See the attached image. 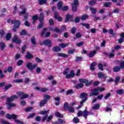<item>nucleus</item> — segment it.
Segmentation results:
<instances>
[{
	"mask_svg": "<svg viewBox=\"0 0 124 124\" xmlns=\"http://www.w3.org/2000/svg\"><path fill=\"white\" fill-rule=\"evenodd\" d=\"M63 74L66 75V79H70V78H73L75 76V72L73 70L70 71L69 68H66L63 71Z\"/></svg>",
	"mask_w": 124,
	"mask_h": 124,
	"instance_id": "1",
	"label": "nucleus"
},
{
	"mask_svg": "<svg viewBox=\"0 0 124 124\" xmlns=\"http://www.w3.org/2000/svg\"><path fill=\"white\" fill-rule=\"evenodd\" d=\"M17 98H18L17 95H15L7 99V105L8 109H10L12 108V107H15V106H16L15 104L11 103L10 102H11V101H13L14 99H17Z\"/></svg>",
	"mask_w": 124,
	"mask_h": 124,
	"instance_id": "2",
	"label": "nucleus"
},
{
	"mask_svg": "<svg viewBox=\"0 0 124 124\" xmlns=\"http://www.w3.org/2000/svg\"><path fill=\"white\" fill-rule=\"evenodd\" d=\"M6 118L7 119H8V120H11L12 119H13V120H14L15 123H16V124H24V123H23V122L20 121V120L17 119V118H18V116L16 114H10L7 113V114H6Z\"/></svg>",
	"mask_w": 124,
	"mask_h": 124,
	"instance_id": "3",
	"label": "nucleus"
},
{
	"mask_svg": "<svg viewBox=\"0 0 124 124\" xmlns=\"http://www.w3.org/2000/svg\"><path fill=\"white\" fill-rule=\"evenodd\" d=\"M10 22L12 23V24H14V31H15L16 29H18L19 27H20L21 25V22L19 20H12L8 19L7 22L10 23Z\"/></svg>",
	"mask_w": 124,
	"mask_h": 124,
	"instance_id": "4",
	"label": "nucleus"
},
{
	"mask_svg": "<svg viewBox=\"0 0 124 124\" xmlns=\"http://www.w3.org/2000/svg\"><path fill=\"white\" fill-rule=\"evenodd\" d=\"M48 112H49V110H45V111H41L39 112V114L41 115H45L42 119V122H45L46 120H47V118H48Z\"/></svg>",
	"mask_w": 124,
	"mask_h": 124,
	"instance_id": "5",
	"label": "nucleus"
},
{
	"mask_svg": "<svg viewBox=\"0 0 124 124\" xmlns=\"http://www.w3.org/2000/svg\"><path fill=\"white\" fill-rule=\"evenodd\" d=\"M79 3L78 2V0H74L73 2L72 3V8L73 11L74 12L77 11V6H78Z\"/></svg>",
	"mask_w": 124,
	"mask_h": 124,
	"instance_id": "6",
	"label": "nucleus"
},
{
	"mask_svg": "<svg viewBox=\"0 0 124 124\" xmlns=\"http://www.w3.org/2000/svg\"><path fill=\"white\" fill-rule=\"evenodd\" d=\"M44 97L46 99L42 101L40 103V107H42L43 106H44L45 104H46V103H47V99H50V98H51V97L49 95H45L44 96Z\"/></svg>",
	"mask_w": 124,
	"mask_h": 124,
	"instance_id": "7",
	"label": "nucleus"
},
{
	"mask_svg": "<svg viewBox=\"0 0 124 124\" xmlns=\"http://www.w3.org/2000/svg\"><path fill=\"white\" fill-rule=\"evenodd\" d=\"M37 67V64H32L30 62H27V67L29 69V70H32Z\"/></svg>",
	"mask_w": 124,
	"mask_h": 124,
	"instance_id": "8",
	"label": "nucleus"
},
{
	"mask_svg": "<svg viewBox=\"0 0 124 124\" xmlns=\"http://www.w3.org/2000/svg\"><path fill=\"white\" fill-rule=\"evenodd\" d=\"M44 19V14L43 13H41L40 14V16L39 18L40 24L38 26L39 29H41L43 27V23H42V21Z\"/></svg>",
	"mask_w": 124,
	"mask_h": 124,
	"instance_id": "9",
	"label": "nucleus"
},
{
	"mask_svg": "<svg viewBox=\"0 0 124 124\" xmlns=\"http://www.w3.org/2000/svg\"><path fill=\"white\" fill-rule=\"evenodd\" d=\"M78 81L80 83H82V84H85L86 86H89V85H91V84H92V81H89L88 79L84 78H80Z\"/></svg>",
	"mask_w": 124,
	"mask_h": 124,
	"instance_id": "10",
	"label": "nucleus"
},
{
	"mask_svg": "<svg viewBox=\"0 0 124 124\" xmlns=\"http://www.w3.org/2000/svg\"><path fill=\"white\" fill-rule=\"evenodd\" d=\"M87 96H88V95L86 93H82L81 94L80 97V98H82V99H83L80 102V104H81V105H83V103H84V102L87 100Z\"/></svg>",
	"mask_w": 124,
	"mask_h": 124,
	"instance_id": "11",
	"label": "nucleus"
},
{
	"mask_svg": "<svg viewBox=\"0 0 124 124\" xmlns=\"http://www.w3.org/2000/svg\"><path fill=\"white\" fill-rule=\"evenodd\" d=\"M98 94H99V93H98V91H97V88H95L93 89H92L91 90V92L90 93V96H93V95H98Z\"/></svg>",
	"mask_w": 124,
	"mask_h": 124,
	"instance_id": "12",
	"label": "nucleus"
},
{
	"mask_svg": "<svg viewBox=\"0 0 124 124\" xmlns=\"http://www.w3.org/2000/svg\"><path fill=\"white\" fill-rule=\"evenodd\" d=\"M17 94L19 96H21L20 99H25V98H28V97H29V94H24L23 92L17 93Z\"/></svg>",
	"mask_w": 124,
	"mask_h": 124,
	"instance_id": "13",
	"label": "nucleus"
},
{
	"mask_svg": "<svg viewBox=\"0 0 124 124\" xmlns=\"http://www.w3.org/2000/svg\"><path fill=\"white\" fill-rule=\"evenodd\" d=\"M12 40L13 42H15L16 43H17V44L21 43V40H19V39H18V36L16 35L13 38Z\"/></svg>",
	"mask_w": 124,
	"mask_h": 124,
	"instance_id": "14",
	"label": "nucleus"
},
{
	"mask_svg": "<svg viewBox=\"0 0 124 124\" xmlns=\"http://www.w3.org/2000/svg\"><path fill=\"white\" fill-rule=\"evenodd\" d=\"M54 18L57 19V21H59V22H62V18L61 16H59L57 13H54Z\"/></svg>",
	"mask_w": 124,
	"mask_h": 124,
	"instance_id": "15",
	"label": "nucleus"
},
{
	"mask_svg": "<svg viewBox=\"0 0 124 124\" xmlns=\"http://www.w3.org/2000/svg\"><path fill=\"white\" fill-rule=\"evenodd\" d=\"M97 63L95 62H93L90 65V70L93 71L95 69V66H96Z\"/></svg>",
	"mask_w": 124,
	"mask_h": 124,
	"instance_id": "16",
	"label": "nucleus"
},
{
	"mask_svg": "<svg viewBox=\"0 0 124 124\" xmlns=\"http://www.w3.org/2000/svg\"><path fill=\"white\" fill-rule=\"evenodd\" d=\"M43 43L45 44V45H46V46H49V47H51V41L50 40H46L43 42Z\"/></svg>",
	"mask_w": 124,
	"mask_h": 124,
	"instance_id": "17",
	"label": "nucleus"
},
{
	"mask_svg": "<svg viewBox=\"0 0 124 124\" xmlns=\"http://www.w3.org/2000/svg\"><path fill=\"white\" fill-rule=\"evenodd\" d=\"M98 76L99 78H103V77L104 80H106V78H107L108 77L107 76H105V75L104 74H103V73H98Z\"/></svg>",
	"mask_w": 124,
	"mask_h": 124,
	"instance_id": "18",
	"label": "nucleus"
},
{
	"mask_svg": "<svg viewBox=\"0 0 124 124\" xmlns=\"http://www.w3.org/2000/svg\"><path fill=\"white\" fill-rule=\"evenodd\" d=\"M57 7L58 10H62V2L60 1L57 4Z\"/></svg>",
	"mask_w": 124,
	"mask_h": 124,
	"instance_id": "19",
	"label": "nucleus"
},
{
	"mask_svg": "<svg viewBox=\"0 0 124 124\" xmlns=\"http://www.w3.org/2000/svg\"><path fill=\"white\" fill-rule=\"evenodd\" d=\"M49 30L52 31H55L56 32H61V30L59 29V28L57 27L55 29L53 28V27H50Z\"/></svg>",
	"mask_w": 124,
	"mask_h": 124,
	"instance_id": "20",
	"label": "nucleus"
},
{
	"mask_svg": "<svg viewBox=\"0 0 124 124\" xmlns=\"http://www.w3.org/2000/svg\"><path fill=\"white\" fill-rule=\"evenodd\" d=\"M68 21H73V19H72V16H70V15H66L65 22H68Z\"/></svg>",
	"mask_w": 124,
	"mask_h": 124,
	"instance_id": "21",
	"label": "nucleus"
},
{
	"mask_svg": "<svg viewBox=\"0 0 124 124\" xmlns=\"http://www.w3.org/2000/svg\"><path fill=\"white\" fill-rule=\"evenodd\" d=\"M21 8L22 10V11L19 12V15H24V14H26V8L24 7V6H21Z\"/></svg>",
	"mask_w": 124,
	"mask_h": 124,
	"instance_id": "22",
	"label": "nucleus"
},
{
	"mask_svg": "<svg viewBox=\"0 0 124 124\" xmlns=\"http://www.w3.org/2000/svg\"><path fill=\"white\" fill-rule=\"evenodd\" d=\"M58 57H62V58H68V55L64 53H59L58 54Z\"/></svg>",
	"mask_w": 124,
	"mask_h": 124,
	"instance_id": "23",
	"label": "nucleus"
},
{
	"mask_svg": "<svg viewBox=\"0 0 124 124\" xmlns=\"http://www.w3.org/2000/svg\"><path fill=\"white\" fill-rule=\"evenodd\" d=\"M36 90H37V91H40V92H42L43 93H45V92H47V91H48V89L46 88H42L40 89L38 87H36Z\"/></svg>",
	"mask_w": 124,
	"mask_h": 124,
	"instance_id": "24",
	"label": "nucleus"
},
{
	"mask_svg": "<svg viewBox=\"0 0 124 124\" xmlns=\"http://www.w3.org/2000/svg\"><path fill=\"white\" fill-rule=\"evenodd\" d=\"M53 51L54 52H60V51H62V49L59 46H55L53 48Z\"/></svg>",
	"mask_w": 124,
	"mask_h": 124,
	"instance_id": "25",
	"label": "nucleus"
},
{
	"mask_svg": "<svg viewBox=\"0 0 124 124\" xmlns=\"http://www.w3.org/2000/svg\"><path fill=\"white\" fill-rule=\"evenodd\" d=\"M90 115V112H88L87 110H85L83 112V116L85 119H87V117H88V115Z\"/></svg>",
	"mask_w": 124,
	"mask_h": 124,
	"instance_id": "26",
	"label": "nucleus"
},
{
	"mask_svg": "<svg viewBox=\"0 0 124 124\" xmlns=\"http://www.w3.org/2000/svg\"><path fill=\"white\" fill-rule=\"evenodd\" d=\"M99 108H100V105L98 104H96L92 107L93 110H97Z\"/></svg>",
	"mask_w": 124,
	"mask_h": 124,
	"instance_id": "27",
	"label": "nucleus"
},
{
	"mask_svg": "<svg viewBox=\"0 0 124 124\" xmlns=\"http://www.w3.org/2000/svg\"><path fill=\"white\" fill-rule=\"evenodd\" d=\"M89 18V16L87 15H84L81 16V19L82 20V21H85V20H87Z\"/></svg>",
	"mask_w": 124,
	"mask_h": 124,
	"instance_id": "28",
	"label": "nucleus"
},
{
	"mask_svg": "<svg viewBox=\"0 0 124 124\" xmlns=\"http://www.w3.org/2000/svg\"><path fill=\"white\" fill-rule=\"evenodd\" d=\"M55 100H56L55 104L56 105H59L60 104V100H61V98L59 97H56L55 98Z\"/></svg>",
	"mask_w": 124,
	"mask_h": 124,
	"instance_id": "29",
	"label": "nucleus"
},
{
	"mask_svg": "<svg viewBox=\"0 0 124 124\" xmlns=\"http://www.w3.org/2000/svg\"><path fill=\"white\" fill-rule=\"evenodd\" d=\"M26 57L27 58V59H28V60H30L31 59H32V58H33V56H32V55L31 54V53L28 52L26 56Z\"/></svg>",
	"mask_w": 124,
	"mask_h": 124,
	"instance_id": "30",
	"label": "nucleus"
},
{
	"mask_svg": "<svg viewBox=\"0 0 124 124\" xmlns=\"http://www.w3.org/2000/svg\"><path fill=\"white\" fill-rule=\"evenodd\" d=\"M90 11H91L93 14H95L96 13V12L97 11V10H96V9L92 7L90 8Z\"/></svg>",
	"mask_w": 124,
	"mask_h": 124,
	"instance_id": "31",
	"label": "nucleus"
},
{
	"mask_svg": "<svg viewBox=\"0 0 124 124\" xmlns=\"http://www.w3.org/2000/svg\"><path fill=\"white\" fill-rule=\"evenodd\" d=\"M59 46L61 48H65L66 46H68V44L61 43L59 44Z\"/></svg>",
	"mask_w": 124,
	"mask_h": 124,
	"instance_id": "32",
	"label": "nucleus"
},
{
	"mask_svg": "<svg viewBox=\"0 0 124 124\" xmlns=\"http://www.w3.org/2000/svg\"><path fill=\"white\" fill-rule=\"evenodd\" d=\"M68 110L69 112H70V113H74V108H73L72 107L69 106Z\"/></svg>",
	"mask_w": 124,
	"mask_h": 124,
	"instance_id": "33",
	"label": "nucleus"
},
{
	"mask_svg": "<svg viewBox=\"0 0 124 124\" xmlns=\"http://www.w3.org/2000/svg\"><path fill=\"white\" fill-rule=\"evenodd\" d=\"M46 0H39V3L41 5H42V4H45V3H46Z\"/></svg>",
	"mask_w": 124,
	"mask_h": 124,
	"instance_id": "34",
	"label": "nucleus"
},
{
	"mask_svg": "<svg viewBox=\"0 0 124 124\" xmlns=\"http://www.w3.org/2000/svg\"><path fill=\"white\" fill-rule=\"evenodd\" d=\"M96 89H97V90L98 91V92H100V93H101L102 92L105 91V88H102V87H98Z\"/></svg>",
	"mask_w": 124,
	"mask_h": 124,
	"instance_id": "35",
	"label": "nucleus"
},
{
	"mask_svg": "<svg viewBox=\"0 0 124 124\" xmlns=\"http://www.w3.org/2000/svg\"><path fill=\"white\" fill-rule=\"evenodd\" d=\"M96 53V51H93L91 52L90 53H89V57L90 58H93V56H94V55H95V53Z\"/></svg>",
	"mask_w": 124,
	"mask_h": 124,
	"instance_id": "36",
	"label": "nucleus"
},
{
	"mask_svg": "<svg viewBox=\"0 0 124 124\" xmlns=\"http://www.w3.org/2000/svg\"><path fill=\"white\" fill-rule=\"evenodd\" d=\"M84 86V84L83 83H79L76 86V89H81V88H83Z\"/></svg>",
	"mask_w": 124,
	"mask_h": 124,
	"instance_id": "37",
	"label": "nucleus"
},
{
	"mask_svg": "<svg viewBox=\"0 0 124 124\" xmlns=\"http://www.w3.org/2000/svg\"><path fill=\"white\" fill-rule=\"evenodd\" d=\"M96 3V1L95 0H92L89 2V5L93 6Z\"/></svg>",
	"mask_w": 124,
	"mask_h": 124,
	"instance_id": "38",
	"label": "nucleus"
},
{
	"mask_svg": "<svg viewBox=\"0 0 124 124\" xmlns=\"http://www.w3.org/2000/svg\"><path fill=\"white\" fill-rule=\"evenodd\" d=\"M55 116H56V117H58V118H63V115L60 114L59 112H56L55 113Z\"/></svg>",
	"mask_w": 124,
	"mask_h": 124,
	"instance_id": "39",
	"label": "nucleus"
},
{
	"mask_svg": "<svg viewBox=\"0 0 124 124\" xmlns=\"http://www.w3.org/2000/svg\"><path fill=\"white\" fill-rule=\"evenodd\" d=\"M69 8L67 6H65L62 7V9H61V11H66V10H68Z\"/></svg>",
	"mask_w": 124,
	"mask_h": 124,
	"instance_id": "40",
	"label": "nucleus"
},
{
	"mask_svg": "<svg viewBox=\"0 0 124 124\" xmlns=\"http://www.w3.org/2000/svg\"><path fill=\"white\" fill-rule=\"evenodd\" d=\"M11 87H12V85L11 84H10L4 87V90L7 91V90H9V89H10Z\"/></svg>",
	"mask_w": 124,
	"mask_h": 124,
	"instance_id": "41",
	"label": "nucleus"
},
{
	"mask_svg": "<svg viewBox=\"0 0 124 124\" xmlns=\"http://www.w3.org/2000/svg\"><path fill=\"white\" fill-rule=\"evenodd\" d=\"M73 121L74 123H75V124H78V123H79V122L78 118L77 117H75L73 119Z\"/></svg>",
	"mask_w": 124,
	"mask_h": 124,
	"instance_id": "42",
	"label": "nucleus"
},
{
	"mask_svg": "<svg viewBox=\"0 0 124 124\" xmlns=\"http://www.w3.org/2000/svg\"><path fill=\"white\" fill-rule=\"evenodd\" d=\"M121 48H122L121 46H115L114 47V49H112V50H114V51H115V50L118 51V50H120Z\"/></svg>",
	"mask_w": 124,
	"mask_h": 124,
	"instance_id": "43",
	"label": "nucleus"
},
{
	"mask_svg": "<svg viewBox=\"0 0 124 124\" xmlns=\"http://www.w3.org/2000/svg\"><path fill=\"white\" fill-rule=\"evenodd\" d=\"M112 5V3H111V2H109L105 3L104 4V6H105V7H109V6H110V5Z\"/></svg>",
	"mask_w": 124,
	"mask_h": 124,
	"instance_id": "44",
	"label": "nucleus"
},
{
	"mask_svg": "<svg viewBox=\"0 0 124 124\" xmlns=\"http://www.w3.org/2000/svg\"><path fill=\"white\" fill-rule=\"evenodd\" d=\"M112 13H115V14H118V13H120V9L118 8H117L116 9H114L113 12Z\"/></svg>",
	"mask_w": 124,
	"mask_h": 124,
	"instance_id": "45",
	"label": "nucleus"
},
{
	"mask_svg": "<svg viewBox=\"0 0 124 124\" xmlns=\"http://www.w3.org/2000/svg\"><path fill=\"white\" fill-rule=\"evenodd\" d=\"M33 109V108L30 107V108H26L25 109V112H31V111Z\"/></svg>",
	"mask_w": 124,
	"mask_h": 124,
	"instance_id": "46",
	"label": "nucleus"
},
{
	"mask_svg": "<svg viewBox=\"0 0 124 124\" xmlns=\"http://www.w3.org/2000/svg\"><path fill=\"white\" fill-rule=\"evenodd\" d=\"M116 93L118 94H123L124 92L123 90H117Z\"/></svg>",
	"mask_w": 124,
	"mask_h": 124,
	"instance_id": "47",
	"label": "nucleus"
},
{
	"mask_svg": "<svg viewBox=\"0 0 124 124\" xmlns=\"http://www.w3.org/2000/svg\"><path fill=\"white\" fill-rule=\"evenodd\" d=\"M120 69H121L120 67H115L113 68V71L114 72H118V71H120Z\"/></svg>",
	"mask_w": 124,
	"mask_h": 124,
	"instance_id": "48",
	"label": "nucleus"
},
{
	"mask_svg": "<svg viewBox=\"0 0 124 124\" xmlns=\"http://www.w3.org/2000/svg\"><path fill=\"white\" fill-rule=\"evenodd\" d=\"M58 122L60 124H65L66 123L64 120L61 119H58Z\"/></svg>",
	"mask_w": 124,
	"mask_h": 124,
	"instance_id": "49",
	"label": "nucleus"
},
{
	"mask_svg": "<svg viewBox=\"0 0 124 124\" xmlns=\"http://www.w3.org/2000/svg\"><path fill=\"white\" fill-rule=\"evenodd\" d=\"M114 50L112 49V52L108 55L109 58H113L114 56Z\"/></svg>",
	"mask_w": 124,
	"mask_h": 124,
	"instance_id": "50",
	"label": "nucleus"
},
{
	"mask_svg": "<svg viewBox=\"0 0 124 124\" xmlns=\"http://www.w3.org/2000/svg\"><path fill=\"white\" fill-rule=\"evenodd\" d=\"M6 38L7 40H9L10 38H11V33H8L6 36Z\"/></svg>",
	"mask_w": 124,
	"mask_h": 124,
	"instance_id": "51",
	"label": "nucleus"
},
{
	"mask_svg": "<svg viewBox=\"0 0 124 124\" xmlns=\"http://www.w3.org/2000/svg\"><path fill=\"white\" fill-rule=\"evenodd\" d=\"M83 45H84V42H81L77 44L78 47H80V46H83Z\"/></svg>",
	"mask_w": 124,
	"mask_h": 124,
	"instance_id": "52",
	"label": "nucleus"
},
{
	"mask_svg": "<svg viewBox=\"0 0 124 124\" xmlns=\"http://www.w3.org/2000/svg\"><path fill=\"white\" fill-rule=\"evenodd\" d=\"M32 19L33 20V24H34V22H35L36 20L38 19V16H34L32 17Z\"/></svg>",
	"mask_w": 124,
	"mask_h": 124,
	"instance_id": "53",
	"label": "nucleus"
},
{
	"mask_svg": "<svg viewBox=\"0 0 124 124\" xmlns=\"http://www.w3.org/2000/svg\"><path fill=\"white\" fill-rule=\"evenodd\" d=\"M83 111L79 110L78 112V117H81L83 115Z\"/></svg>",
	"mask_w": 124,
	"mask_h": 124,
	"instance_id": "54",
	"label": "nucleus"
},
{
	"mask_svg": "<svg viewBox=\"0 0 124 124\" xmlns=\"http://www.w3.org/2000/svg\"><path fill=\"white\" fill-rule=\"evenodd\" d=\"M22 64H23V60H19L18 62H17V65L18 66H20V65H22Z\"/></svg>",
	"mask_w": 124,
	"mask_h": 124,
	"instance_id": "55",
	"label": "nucleus"
},
{
	"mask_svg": "<svg viewBox=\"0 0 124 124\" xmlns=\"http://www.w3.org/2000/svg\"><path fill=\"white\" fill-rule=\"evenodd\" d=\"M49 23L50 26H53V25H54V20H53V19H50L49 20Z\"/></svg>",
	"mask_w": 124,
	"mask_h": 124,
	"instance_id": "56",
	"label": "nucleus"
},
{
	"mask_svg": "<svg viewBox=\"0 0 124 124\" xmlns=\"http://www.w3.org/2000/svg\"><path fill=\"white\" fill-rule=\"evenodd\" d=\"M68 107H69V106H68V104L67 103H65L64 104V110H65V109H68Z\"/></svg>",
	"mask_w": 124,
	"mask_h": 124,
	"instance_id": "57",
	"label": "nucleus"
},
{
	"mask_svg": "<svg viewBox=\"0 0 124 124\" xmlns=\"http://www.w3.org/2000/svg\"><path fill=\"white\" fill-rule=\"evenodd\" d=\"M4 34V31L1 30L0 31V38H2V36Z\"/></svg>",
	"mask_w": 124,
	"mask_h": 124,
	"instance_id": "58",
	"label": "nucleus"
},
{
	"mask_svg": "<svg viewBox=\"0 0 124 124\" xmlns=\"http://www.w3.org/2000/svg\"><path fill=\"white\" fill-rule=\"evenodd\" d=\"M14 83H22L23 80L22 79H16L14 81Z\"/></svg>",
	"mask_w": 124,
	"mask_h": 124,
	"instance_id": "59",
	"label": "nucleus"
},
{
	"mask_svg": "<svg viewBox=\"0 0 124 124\" xmlns=\"http://www.w3.org/2000/svg\"><path fill=\"white\" fill-rule=\"evenodd\" d=\"M73 93V91L72 90H69L66 92V94H71Z\"/></svg>",
	"mask_w": 124,
	"mask_h": 124,
	"instance_id": "60",
	"label": "nucleus"
},
{
	"mask_svg": "<svg viewBox=\"0 0 124 124\" xmlns=\"http://www.w3.org/2000/svg\"><path fill=\"white\" fill-rule=\"evenodd\" d=\"M53 119V115H51L47 117V122H50Z\"/></svg>",
	"mask_w": 124,
	"mask_h": 124,
	"instance_id": "61",
	"label": "nucleus"
},
{
	"mask_svg": "<svg viewBox=\"0 0 124 124\" xmlns=\"http://www.w3.org/2000/svg\"><path fill=\"white\" fill-rule=\"evenodd\" d=\"M36 73H40V72H41V68H40V67H38L36 68Z\"/></svg>",
	"mask_w": 124,
	"mask_h": 124,
	"instance_id": "62",
	"label": "nucleus"
},
{
	"mask_svg": "<svg viewBox=\"0 0 124 124\" xmlns=\"http://www.w3.org/2000/svg\"><path fill=\"white\" fill-rule=\"evenodd\" d=\"M1 124H11L9 122L5 121H3V119L1 120Z\"/></svg>",
	"mask_w": 124,
	"mask_h": 124,
	"instance_id": "63",
	"label": "nucleus"
},
{
	"mask_svg": "<svg viewBox=\"0 0 124 124\" xmlns=\"http://www.w3.org/2000/svg\"><path fill=\"white\" fill-rule=\"evenodd\" d=\"M31 41L32 42V44L35 45V40L34 39V37H32L31 39Z\"/></svg>",
	"mask_w": 124,
	"mask_h": 124,
	"instance_id": "64",
	"label": "nucleus"
}]
</instances>
